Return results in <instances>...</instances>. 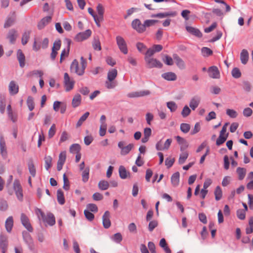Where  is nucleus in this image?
I'll return each instance as SVG.
<instances>
[{
    "label": "nucleus",
    "mask_w": 253,
    "mask_h": 253,
    "mask_svg": "<svg viewBox=\"0 0 253 253\" xmlns=\"http://www.w3.org/2000/svg\"><path fill=\"white\" fill-rule=\"evenodd\" d=\"M81 68L79 67V62L76 59H74L70 66L71 72L75 73L79 76H82L84 73V70L87 65L86 59L83 56L81 58Z\"/></svg>",
    "instance_id": "obj_1"
},
{
    "label": "nucleus",
    "mask_w": 253,
    "mask_h": 253,
    "mask_svg": "<svg viewBox=\"0 0 253 253\" xmlns=\"http://www.w3.org/2000/svg\"><path fill=\"white\" fill-rule=\"evenodd\" d=\"M22 237L29 249L31 251H34L35 250V245L31 235L28 232L24 231L22 232Z\"/></svg>",
    "instance_id": "obj_2"
},
{
    "label": "nucleus",
    "mask_w": 253,
    "mask_h": 253,
    "mask_svg": "<svg viewBox=\"0 0 253 253\" xmlns=\"http://www.w3.org/2000/svg\"><path fill=\"white\" fill-rule=\"evenodd\" d=\"M125 144L126 143L124 141H120L118 144V147L121 150V154L123 156L128 154L134 147L132 143H130L126 146H125Z\"/></svg>",
    "instance_id": "obj_3"
},
{
    "label": "nucleus",
    "mask_w": 253,
    "mask_h": 253,
    "mask_svg": "<svg viewBox=\"0 0 253 253\" xmlns=\"http://www.w3.org/2000/svg\"><path fill=\"white\" fill-rule=\"evenodd\" d=\"M13 186L17 199L19 201H22L23 198V190L20 182L18 179L14 180Z\"/></svg>",
    "instance_id": "obj_4"
},
{
    "label": "nucleus",
    "mask_w": 253,
    "mask_h": 253,
    "mask_svg": "<svg viewBox=\"0 0 253 253\" xmlns=\"http://www.w3.org/2000/svg\"><path fill=\"white\" fill-rule=\"evenodd\" d=\"M145 61L148 68H157L160 69L163 67V64L156 58H147Z\"/></svg>",
    "instance_id": "obj_5"
},
{
    "label": "nucleus",
    "mask_w": 253,
    "mask_h": 253,
    "mask_svg": "<svg viewBox=\"0 0 253 253\" xmlns=\"http://www.w3.org/2000/svg\"><path fill=\"white\" fill-rule=\"evenodd\" d=\"M116 42L121 51L125 54H127L128 50L126 43L124 39L120 36H118L116 37Z\"/></svg>",
    "instance_id": "obj_6"
},
{
    "label": "nucleus",
    "mask_w": 253,
    "mask_h": 253,
    "mask_svg": "<svg viewBox=\"0 0 253 253\" xmlns=\"http://www.w3.org/2000/svg\"><path fill=\"white\" fill-rule=\"evenodd\" d=\"M131 26L138 33H142L145 32L144 24H142L138 19H135L132 21Z\"/></svg>",
    "instance_id": "obj_7"
},
{
    "label": "nucleus",
    "mask_w": 253,
    "mask_h": 253,
    "mask_svg": "<svg viewBox=\"0 0 253 253\" xmlns=\"http://www.w3.org/2000/svg\"><path fill=\"white\" fill-rule=\"evenodd\" d=\"M20 220L22 224L29 232H32L33 231V228L30 223L29 219L24 213H21Z\"/></svg>",
    "instance_id": "obj_8"
},
{
    "label": "nucleus",
    "mask_w": 253,
    "mask_h": 253,
    "mask_svg": "<svg viewBox=\"0 0 253 253\" xmlns=\"http://www.w3.org/2000/svg\"><path fill=\"white\" fill-rule=\"evenodd\" d=\"M64 83L66 88V91H69L73 89L74 85V81L71 80L67 73L64 75Z\"/></svg>",
    "instance_id": "obj_9"
},
{
    "label": "nucleus",
    "mask_w": 253,
    "mask_h": 253,
    "mask_svg": "<svg viewBox=\"0 0 253 253\" xmlns=\"http://www.w3.org/2000/svg\"><path fill=\"white\" fill-rule=\"evenodd\" d=\"M91 34L90 30H86L84 32L78 33L75 37V39L77 42H82L88 39Z\"/></svg>",
    "instance_id": "obj_10"
},
{
    "label": "nucleus",
    "mask_w": 253,
    "mask_h": 253,
    "mask_svg": "<svg viewBox=\"0 0 253 253\" xmlns=\"http://www.w3.org/2000/svg\"><path fill=\"white\" fill-rule=\"evenodd\" d=\"M61 45L60 40L55 41L53 43V46L52 48V51L50 54V58L52 60H54L57 54V51L60 49Z\"/></svg>",
    "instance_id": "obj_11"
},
{
    "label": "nucleus",
    "mask_w": 253,
    "mask_h": 253,
    "mask_svg": "<svg viewBox=\"0 0 253 253\" xmlns=\"http://www.w3.org/2000/svg\"><path fill=\"white\" fill-rule=\"evenodd\" d=\"M66 159V152L65 151L61 152L59 155L57 162V169L60 171L62 169Z\"/></svg>",
    "instance_id": "obj_12"
},
{
    "label": "nucleus",
    "mask_w": 253,
    "mask_h": 253,
    "mask_svg": "<svg viewBox=\"0 0 253 253\" xmlns=\"http://www.w3.org/2000/svg\"><path fill=\"white\" fill-rule=\"evenodd\" d=\"M102 223L105 229H108L111 226L110 213L108 211H106L103 215Z\"/></svg>",
    "instance_id": "obj_13"
},
{
    "label": "nucleus",
    "mask_w": 253,
    "mask_h": 253,
    "mask_svg": "<svg viewBox=\"0 0 253 253\" xmlns=\"http://www.w3.org/2000/svg\"><path fill=\"white\" fill-rule=\"evenodd\" d=\"M8 245L7 237L3 234L0 235V248L2 253H5Z\"/></svg>",
    "instance_id": "obj_14"
},
{
    "label": "nucleus",
    "mask_w": 253,
    "mask_h": 253,
    "mask_svg": "<svg viewBox=\"0 0 253 253\" xmlns=\"http://www.w3.org/2000/svg\"><path fill=\"white\" fill-rule=\"evenodd\" d=\"M0 151L2 157L5 158L7 157V152L5 141L2 135L0 136Z\"/></svg>",
    "instance_id": "obj_15"
},
{
    "label": "nucleus",
    "mask_w": 253,
    "mask_h": 253,
    "mask_svg": "<svg viewBox=\"0 0 253 253\" xmlns=\"http://www.w3.org/2000/svg\"><path fill=\"white\" fill-rule=\"evenodd\" d=\"M42 221L49 226H53L55 223V219L54 215L51 212H48L46 215L42 218Z\"/></svg>",
    "instance_id": "obj_16"
},
{
    "label": "nucleus",
    "mask_w": 253,
    "mask_h": 253,
    "mask_svg": "<svg viewBox=\"0 0 253 253\" xmlns=\"http://www.w3.org/2000/svg\"><path fill=\"white\" fill-rule=\"evenodd\" d=\"M176 14L177 13L176 11H169L152 14L151 15V17H158L159 18H164L167 17H174L176 15Z\"/></svg>",
    "instance_id": "obj_17"
},
{
    "label": "nucleus",
    "mask_w": 253,
    "mask_h": 253,
    "mask_svg": "<svg viewBox=\"0 0 253 253\" xmlns=\"http://www.w3.org/2000/svg\"><path fill=\"white\" fill-rule=\"evenodd\" d=\"M209 76L213 79H219L220 78L219 71L216 66H211L209 69Z\"/></svg>",
    "instance_id": "obj_18"
},
{
    "label": "nucleus",
    "mask_w": 253,
    "mask_h": 253,
    "mask_svg": "<svg viewBox=\"0 0 253 253\" xmlns=\"http://www.w3.org/2000/svg\"><path fill=\"white\" fill-rule=\"evenodd\" d=\"M8 89L11 95H15L18 92L19 86L15 81H12L9 83Z\"/></svg>",
    "instance_id": "obj_19"
},
{
    "label": "nucleus",
    "mask_w": 253,
    "mask_h": 253,
    "mask_svg": "<svg viewBox=\"0 0 253 253\" xmlns=\"http://www.w3.org/2000/svg\"><path fill=\"white\" fill-rule=\"evenodd\" d=\"M17 37V31L16 30L12 29L9 31L7 38L9 40L11 43H14L15 42Z\"/></svg>",
    "instance_id": "obj_20"
},
{
    "label": "nucleus",
    "mask_w": 253,
    "mask_h": 253,
    "mask_svg": "<svg viewBox=\"0 0 253 253\" xmlns=\"http://www.w3.org/2000/svg\"><path fill=\"white\" fill-rule=\"evenodd\" d=\"M150 92L148 90L140 91L139 92H133L127 94V96L130 98H134L141 97L150 94Z\"/></svg>",
    "instance_id": "obj_21"
},
{
    "label": "nucleus",
    "mask_w": 253,
    "mask_h": 253,
    "mask_svg": "<svg viewBox=\"0 0 253 253\" xmlns=\"http://www.w3.org/2000/svg\"><path fill=\"white\" fill-rule=\"evenodd\" d=\"M173 58L175 61L176 65L180 69L182 70L185 68V64L184 62L181 58L179 57L177 54H173Z\"/></svg>",
    "instance_id": "obj_22"
},
{
    "label": "nucleus",
    "mask_w": 253,
    "mask_h": 253,
    "mask_svg": "<svg viewBox=\"0 0 253 253\" xmlns=\"http://www.w3.org/2000/svg\"><path fill=\"white\" fill-rule=\"evenodd\" d=\"M175 138L178 144L180 145V150L181 151H184L188 147V144L185 139L179 136H176Z\"/></svg>",
    "instance_id": "obj_23"
},
{
    "label": "nucleus",
    "mask_w": 253,
    "mask_h": 253,
    "mask_svg": "<svg viewBox=\"0 0 253 253\" xmlns=\"http://www.w3.org/2000/svg\"><path fill=\"white\" fill-rule=\"evenodd\" d=\"M249 58V54L247 49H244L240 53V60L241 63L245 65L247 63Z\"/></svg>",
    "instance_id": "obj_24"
},
{
    "label": "nucleus",
    "mask_w": 253,
    "mask_h": 253,
    "mask_svg": "<svg viewBox=\"0 0 253 253\" xmlns=\"http://www.w3.org/2000/svg\"><path fill=\"white\" fill-rule=\"evenodd\" d=\"M51 20V17L47 16L43 18L38 24V28L39 29L41 30L43 29L45 25L50 22Z\"/></svg>",
    "instance_id": "obj_25"
},
{
    "label": "nucleus",
    "mask_w": 253,
    "mask_h": 253,
    "mask_svg": "<svg viewBox=\"0 0 253 253\" xmlns=\"http://www.w3.org/2000/svg\"><path fill=\"white\" fill-rule=\"evenodd\" d=\"M162 77L164 79L169 81H175L177 78L176 74L171 72L165 73L162 75Z\"/></svg>",
    "instance_id": "obj_26"
},
{
    "label": "nucleus",
    "mask_w": 253,
    "mask_h": 253,
    "mask_svg": "<svg viewBox=\"0 0 253 253\" xmlns=\"http://www.w3.org/2000/svg\"><path fill=\"white\" fill-rule=\"evenodd\" d=\"M186 30L190 34L197 37L201 38L202 36V33L198 29L191 26H186Z\"/></svg>",
    "instance_id": "obj_27"
},
{
    "label": "nucleus",
    "mask_w": 253,
    "mask_h": 253,
    "mask_svg": "<svg viewBox=\"0 0 253 253\" xmlns=\"http://www.w3.org/2000/svg\"><path fill=\"white\" fill-rule=\"evenodd\" d=\"M200 102V98L198 96L193 97L189 103V106L193 110H194L199 105Z\"/></svg>",
    "instance_id": "obj_28"
},
{
    "label": "nucleus",
    "mask_w": 253,
    "mask_h": 253,
    "mask_svg": "<svg viewBox=\"0 0 253 253\" xmlns=\"http://www.w3.org/2000/svg\"><path fill=\"white\" fill-rule=\"evenodd\" d=\"M13 226V219L12 216H9L5 222V229L7 232L10 233Z\"/></svg>",
    "instance_id": "obj_29"
},
{
    "label": "nucleus",
    "mask_w": 253,
    "mask_h": 253,
    "mask_svg": "<svg viewBox=\"0 0 253 253\" xmlns=\"http://www.w3.org/2000/svg\"><path fill=\"white\" fill-rule=\"evenodd\" d=\"M17 57L19 62L20 66L22 68L23 67L25 66V57L21 49H18L17 50Z\"/></svg>",
    "instance_id": "obj_30"
},
{
    "label": "nucleus",
    "mask_w": 253,
    "mask_h": 253,
    "mask_svg": "<svg viewBox=\"0 0 253 253\" xmlns=\"http://www.w3.org/2000/svg\"><path fill=\"white\" fill-rule=\"evenodd\" d=\"M180 174L179 172L174 173L171 177V182L173 186L177 187L179 183Z\"/></svg>",
    "instance_id": "obj_31"
},
{
    "label": "nucleus",
    "mask_w": 253,
    "mask_h": 253,
    "mask_svg": "<svg viewBox=\"0 0 253 253\" xmlns=\"http://www.w3.org/2000/svg\"><path fill=\"white\" fill-rule=\"evenodd\" d=\"M31 30H26L22 35L21 39L22 44L24 45L26 44L30 39Z\"/></svg>",
    "instance_id": "obj_32"
},
{
    "label": "nucleus",
    "mask_w": 253,
    "mask_h": 253,
    "mask_svg": "<svg viewBox=\"0 0 253 253\" xmlns=\"http://www.w3.org/2000/svg\"><path fill=\"white\" fill-rule=\"evenodd\" d=\"M229 133L226 134H223L219 133V136L216 141V144L217 146H220L222 144L227 140L228 137Z\"/></svg>",
    "instance_id": "obj_33"
},
{
    "label": "nucleus",
    "mask_w": 253,
    "mask_h": 253,
    "mask_svg": "<svg viewBox=\"0 0 253 253\" xmlns=\"http://www.w3.org/2000/svg\"><path fill=\"white\" fill-rule=\"evenodd\" d=\"M119 175L122 179H126L129 175V172L127 171L125 167L121 166L119 169Z\"/></svg>",
    "instance_id": "obj_34"
},
{
    "label": "nucleus",
    "mask_w": 253,
    "mask_h": 253,
    "mask_svg": "<svg viewBox=\"0 0 253 253\" xmlns=\"http://www.w3.org/2000/svg\"><path fill=\"white\" fill-rule=\"evenodd\" d=\"M57 200L58 203L63 205L65 203V198L64 196L63 192L61 189H59L57 191Z\"/></svg>",
    "instance_id": "obj_35"
},
{
    "label": "nucleus",
    "mask_w": 253,
    "mask_h": 253,
    "mask_svg": "<svg viewBox=\"0 0 253 253\" xmlns=\"http://www.w3.org/2000/svg\"><path fill=\"white\" fill-rule=\"evenodd\" d=\"M81 102V96L79 94H76L73 98L72 105L74 108L79 106Z\"/></svg>",
    "instance_id": "obj_36"
},
{
    "label": "nucleus",
    "mask_w": 253,
    "mask_h": 253,
    "mask_svg": "<svg viewBox=\"0 0 253 253\" xmlns=\"http://www.w3.org/2000/svg\"><path fill=\"white\" fill-rule=\"evenodd\" d=\"M29 172L33 177H35L36 174V169L32 160H30L28 163Z\"/></svg>",
    "instance_id": "obj_37"
},
{
    "label": "nucleus",
    "mask_w": 253,
    "mask_h": 253,
    "mask_svg": "<svg viewBox=\"0 0 253 253\" xmlns=\"http://www.w3.org/2000/svg\"><path fill=\"white\" fill-rule=\"evenodd\" d=\"M65 41L67 43V50H66V49H64L62 51L61 55H60L61 56H64L65 55H66V56H68L69 55L71 41L69 39H65Z\"/></svg>",
    "instance_id": "obj_38"
},
{
    "label": "nucleus",
    "mask_w": 253,
    "mask_h": 253,
    "mask_svg": "<svg viewBox=\"0 0 253 253\" xmlns=\"http://www.w3.org/2000/svg\"><path fill=\"white\" fill-rule=\"evenodd\" d=\"M117 76V70L112 69L107 74V79L109 81H113Z\"/></svg>",
    "instance_id": "obj_39"
},
{
    "label": "nucleus",
    "mask_w": 253,
    "mask_h": 253,
    "mask_svg": "<svg viewBox=\"0 0 253 253\" xmlns=\"http://www.w3.org/2000/svg\"><path fill=\"white\" fill-rule=\"evenodd\" d=\"M89 115V112H85L83 115H82L79 120H78L77 124H76V127H79L81 126L83 123L86 120V119L88 118V117Z\"/></svg>",
    "instance_id": "obj_40"
},
{
    "label": "nucleus",
    "mask_w": 253,
    "mask_h": 253,
    "mask_svg": "<svg viewBox=\"0 0 253 253\" xmlns=\"http://www.w3.org/2000/svg\"><path fill=\"white\" fill-rule=\"evenodd\" d=\"M236 171L238 175V179L240 180L243 179L246 175V169L245 168L238 167Z\"/></svg>",
    "instance_id": "obj_41"
},
{
    "label": "nucleus",
    "mask_w": 253,
    "mask_h": 253,
    "mask_svg": "<svg viewBox=\"0 0 253 253\" xmlns=\"http://www.w3.org/2000/svg\"><path fill=\"white\" fill-rule=\"evenodd\" d=\"M44 159L45 161V168L47 170H48L52 166V158L50 156H47L44 157Z\"/></svg>",
    "instance_id": "obj_42"
},
{
    "label": "nucleus",
    "mask_w": 253,
    "mask_h": 253,
    "mask_svg": "<svg viewBox=\"0 0 253 253\" xmlns=\"http://www.w3.org/2000/svg\"><path fill=\"white\" fill-rule=\"evenodd\" d=\"M81 146L79 144H73L70 147V152L71 153H79L81 150Z\"/></svg>",
    "instance_id": "obj_43"
},
{
    "label": "nucleus",
    "mask_w": 253,
    "mask_h": 253,
    "mask_svg": "<svg viewBox=\"0 0 253 253\" xmlns=\"http://www.w3.org/2000/svg\"><path fill=\"white\" fill-rule=\"evenodd\" d=\"M214 193L215 200L216 201L220 200L222 196V192L220 186H216Z\"/></svg>",
    "instance_id": "obj_44"
},
{
    "label": "nucleus",
    "mask_w": 253,
    "mask_h": 253,
    "mask_svg": "<svg viewBox=\"0 0 253 253\" xmlns=\"http://www.w3.org/2000/svg\"><path fill=\"white\" fill-rule=\"evenodd\" d=\"M89 167L85 168L83 171L82 172V179L84 182H86L88 181L89 178Z\"/></svg>",
    "instance_id": "obj_45"
},
{
    "label": "nucleus",
    "mask_w": 253,
    "mask_h": 253,
    "mask_svg": "<svg viewBox=\"0 0 253 253\" xmlns=\"http://www.w3.org/2000/svg\"><path fill=\"white\" fill-rule=\"evenodd\" d=\"M188 157V153L187 152H182L179 156L178 159V163L180 165L183 164L185 163V161Z\"/></svg>",
    "instance_id": "obj_46"
},
{
    "label": "nucleus",
    "mask_w": 253,
    "mask_h": 253,
    "mask_svg": "<svg viewBox=\"0 0 253 253\" xmlns=\"http://www.w3.org/2000/svg\"><path fill=\"white\" fill-rule=\"evenodd\" d=\"M109 187V183L106 180H100L98 183V187L101 190H107Z\"/></svg>",
    "instance_id": "obj_47"
},
{
    "label": "nucleus",
    "mask_w": 253,
    "mask_h": 253,
    "mask_svg": "<svg viewBox=\"0 0 253 253\" xmlns=\"http://www.w3.org/2000/svg\"><path fill=\"white\" fill-rule=\"evenodd\" d=\"M96 10L98 14L97 17H99L100 19H103L104 8H103L102 5L100 3L98 4L96 7Z\"/></svg>",
    "instance_id": "obj_48"
},
{
    "label": "nucleus",
    "mask_w": 253,
    "mask_h": 253,
    "mask_svg": "<svg viewBox=\"0 0 253 253\" xmlns=\"http://www.w3.org/2000/svg\"><path fill=\"white\" fill-rule=\"evenodd\" d=\"M158 22H159L158 20H153V19H149V20H146L145 21H144L143 24H144L145 31H146V29L147 27H149L150 26H152L155 25V23H156Z\"/></svg>",
    "instance_id": "obj_49"
},
{
    "label": "nucleus",
    "mask_w": 253,
    "mask_h": 253,
    "mask_svg": "<svg viewBox=\"0 0 253 253\" xmlns=\"http://www.w3.org/2000/svg\"><path fill=\"white\" fill-rule=\"evenodd\" d=\"M112 241L116 243H120L123 240L122 234L120 233H117L111 237Z\"/></svg>",
    "instance_id": "obj_50"
},
{
    "label": "nucleus",
    "mask_w": 253,
    "mask_h": 253,
    "mask_svg": "<svg viewBox=\"0 0 253 253\" xmlns=\"http://www.w3.org/2000/svg\"><path fill=\"white\" fill-rule=\"evenodd\" d=\"M27 105L30 111H32L35 107V104L33 98L31 96H28L27 100Z\"/></svg>",
    "instance_id": "obj_51"
},
{
    "label": "nucleus",
    "mask_w": 253,
    "mask_h": 253,
    "mask_svg": "<svg viewBox=\"0 0 253 253\" xmlns=\"http://www.w3.org/2000/svg\"><path fill=\"white\" fill-rule=\"evenodd\" d=\"M5 98L3 96L0 97V112L3 114L5 112Z\"/></svg>",
    "instance_id": "obj_52"
},
{
    "label": "nucleus",
    "mask_w": 253,
    "mask_h": 253,
    "mask_svg": "<svg viewBox=\"0 0 253 253\" xmlns=\"http://www.w3.org/2000/svg\"><path fill=\"white\" fill-rule=\"evenodd\" d=\"M92 46L95 50H100L101 49L100 42L98 38H94Z\"/></svg>",
    "instance_id": "obj_53"
},
{
    "label": "nucleus",
    "mask_w": 253,
    "mask_h": 253,
    "mask_svg": "<svg viewBox=\"0 0 253 253\" xmlns=\"http://www.w3.org/2000/svg\"><path fill=\"white\" fill-rule=\"evenodd\" d=\"M231 74L232 77L235 79H238L241 76V72L239 69L237 67H235L232 69Z\"/></svg>",
    "instance_id": "obj_54"
},
{
    "label": "nucleus",
    "mask_w": 253,
    "mask_h": 253,
    "mask_svg": "<svg viewBox=\"0 0 253 253\" xmlns=\"http://www.w3.org/2000/svg\"><path fill=\"white\" fill-rule=\"evenodd\" d=\"M167 106L171 112L175 111L177 108L176 104L173 101L168 102Z\"/></svg>",
    "instance_id": "obj_55"
},
{
    "label": "nucleus",
    "mask_w": 253,
    "mask_h": 253,
    "mask_svg": "<svg viewBox=\"0 0 253 253\" xmlns=\"http://www.w3.org/2000/svg\"><path fill=\"white\" fill-rule=\"evenodd\" d=\"M86 210L90 212H96L98 211V208L94 204H88L86 205Z\"/></svg>",
    "instance_id": "obj_56"
},
{
    "label": "nucleus",
    "mask_w": 253,
    "mask_h": 253,
    "mask_svg": "<svg viewBox=\"0 0 253 253\" xmlns=\"http://www.w3.org/2000/svg\"><path fill=\"white\" fill-rule=\"evenodd\" d=\"M226 113L231 118H236L238 116L237 112L233 109H227L226 110Z\"/></svg>",
    "instance_id": "obj_57"
},
{
    "label": "nucleus",
    "mask_w": 253,
    "mask_h": 253,
    "mask_svg": "<svg viewBox=\"0 0 253 253\" xmlns=\"http://www.w3.org/2000/svg\"><path fill=\"white\" fill-rule=\"evenodd\" d=\"M180 130L184 133H186L190 130V126L186 123H182L180 125Z\"/></svg>",
    "instance_id": "obj_58"
},
{
    "label": "nucleus",
    "mask_w": 253,
    "mask_h": 253,
    "mask_svg": "<svg viewBox=\"0 0 253 253\" xmlns=\"http://www.w3.org/2000/svg\"><path fill=\"white\" fill-rule=\"evenodd\" d=\"M237 216L241 220H244L246 217V211L243 209L237 211Z\"/></svg>",
    "instance_id": "obj_59"
},
{
    "label": "nucleus",
    "mask_w": 253,
    "mask_h": 253,
    "mask_svg": "<svg viewBox=\"0 0 253 253\" xmlns=\"http://www.w3.org/2000/svg\"><path fill=\"white\" fill-rule=\"evenodd\" d=\"M201 51L204 56H208L212 54V51L207 47H203L201 49Z\"/></svg>",
    "instance_id": "obj_60"
},
{
    "label": "nucleus",
    "mask_w": 253,
    "mask_h": 253,
    "mask_svg": "<svg viewBox=\"0 0 253 253\" xmlns=\"http://www.w3.org/2000/svg\"><path fill=\"white\" fill-rule=\"evenodd\" d=\"M175 162L174 158H167L165 160V165L168 169L171 168Z\"/></svg>",
    "instance_id": "obj_61"
},
{
    "label": "nucleus",
    "mask_w": 253,
    "mask_h": 253,
    "mask_svg": "<svg viewBox=\"0 0 253 253\" xmlns=\"http://www.w3.org/2000/svg\"><path fill=\"white\" fill-rule=\"evenodd\" d=\"M56 132V126L55 124H53L49 128L48 132V136L49 138H51L55 135Z\"/></svg>",
    "instance_id": "obj_62"
},
{
    "label": "nucleus",
    "mask_w": 253,
    "mask_h": 253,
    "mask_svg": "<svg viewBox=\"0 0 253 253\" xmlns=\"http://www.w3.org/2000/svg\"><path fill=\"white\" fill-rule=\"evenodd\" d=\"M84 214L85 218L90 221H92L94 218V214L88 211L85 210L84 211Z\"/></svg>",
    "instance_id": "obj_63"
},
{
    "label": "nucleus",
    "mask_w": 253,
    "mask_h": 253,
    "mask_svg": "<svg viewBox=\"0 0 253 253\" xmlns=\"http://www.w3.org/2000/svg\"><path fill=\"white\" fill-rule=\"evenodd\" d=\"M191 113V110L189 109V108L187 106H185L181 112V115L183 116V117L185 118L187 117Z\"/></svg>",
    "instance_id": "obj_64"
}]
</instances>
